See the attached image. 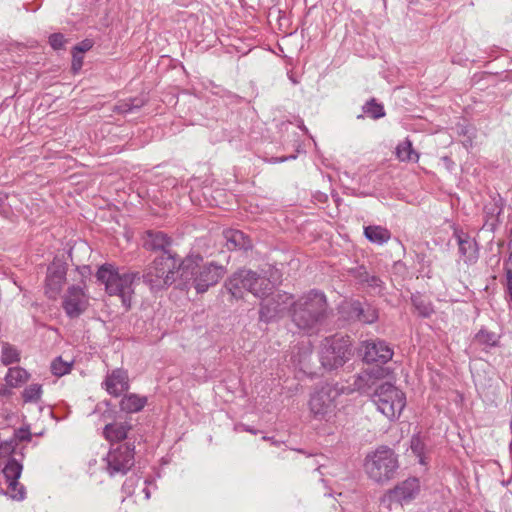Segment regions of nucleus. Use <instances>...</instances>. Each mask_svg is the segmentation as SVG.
Masks as SVG:
<instances>
[{
	"label": "nucleus",
	"mask_w": 512,
	"mask_h": 512,
	"mask_svg": "<svg viewBox=\"0 0 512 512\" xmlns=\"http://www.w3.org/2000/svg\"><path fill=\"white\" fill-rule=\"evenodd\" d=\"M5 379L8 386L16 388L28 381L29 374L21 367H12L8 370Z\"/></svg>",
	"instance_id": "b1692460"
},
{
	"label": "nucleus",
	"mask_w": 512,
	"mask_h": 512,
	"mask_svg": "<svg viewBox=\"0 0 512 512\" xmlns=\"http://www.w3.org/2000/svg\"><path fill=\"white\" fill-rule=\"evenodd\" d=\"M292 296L278 293L273 298L264 301L260 308V320L270 322L291 305Z\"/></svg>",
	"instance_id": "ddd939ff"
},
{
	"label": "nucleus",
	"mask_w": 512,
	"mask_h": 512,
	"mask_svg": "<svg viewBox=\"0 0 512 512\" xmlns=\"http://www.w3.org/2000/svg\"><path fill=\"white\" fill-rule=\"evenodd\" d=\"M292 305V321L307 333L315 331L324 320L326 297L323 293L311 291Z\"/></svg>",
	"instance_id": "f03ea898"
},
{
	"label": "nucleus",
	"mask_w": 512,
	"mask_h": 512,
	"mask_svg": "<svg viewBox=\"0 0 512 512\" xmlns=\"http://www.w3.org/2000/svg\"><path fill=\"white\" fill-rule=\"evenodd\" d=\"M7 194L0 191V213H4L7 211L6 209V201H7Z\"/></svg>",
	"instance_id": "ea45409f"
},
{
	"label": "nucleus",
	"mask_w": 512,
	"mask_h": 512,
	"mask_svg": "<svg viewBox=\"0 0 512 512\" xmlns=\"http://www.w3.org/2000/svg\"><path fill=\"white\" fill-rule=\"evenodd\" d=\"M102 387L114 397L120 396L129 388L128 374L123 369H114L107 374Z\"/></svg>",
	"instance_id": "2eb2a0df"
},
{
	"label": "nucleus",
	"mask_w": 512,
	"mask_h": 512,
	"mask_svg": "<svg viewBox=\"0 0 512 512\" xmlns=\"http://www.w3.org/2000/svg\"><path fill=\"white\" fill-rule=\"evenodd\" d=\"M7 494H9L10 497L14 500H23L25 497V489L22 485H20L19 482L18 487L12 489L10 482H8Z\"/></svg>",
	"instance_id": "72a5a7b5"
},
{
	"label": "nucleus",
	"mask_w": 512,
	"mask_h": 512,
	"mask_svg": "<svg viewBox=\"0 0 512 512\" xmlns=\"http://www.w3.org/2000/svg\"><path fill=\"white\" fill-rule=\"evenodd\" d=\"M104 461L106 462V471L110 476L123 475L134 465V446L121 444L116 448H111Z\"/></svg>",
	"instance_id": "9d476101"
},
{
	"label": "nucleus",
	"mask_w": 512,
	"mask_h": 512,
	"mask_svg": "<svg viewBox=\"0 0 512 512\" xmlns=\"http://www.w3.org/2000/svg\"><path fill=\"white\" fill-rule=\"evenodd\" d=\"M475 338H476L477 342H479L480 344L487 345V346H494L497 343V335L493 332H489L486 330H480L476 334Z\"/></svg>",
	"instance_id": "473e14b6"
},
{
	"label": "nucleus",
	"mask_w": 512,
	"mask_h": 512,
	"mask_svg": "<svg viewBox=\"0 0 512 512\" xmlns=\"http://www.w3.org/2000/svg\"><path fill=\"white\" fill-rule=\"evenodd\" d=\"M347 307L349 308V319L361 321L367 324L374 323L378 319V313L376 309L370 305L363 306L360 302L353 301L349 303Z\"/></svg>",
	"instance_id": "f3484780"
},
{
	"label": "nucleus",
	"mask_w": 512,
	"mask_h": 512,
	"mask_svg": "<svg viewBox=\"0 0 512 512\" xmlns=\"http://www.w3.org/2000/svg\"><path fill=\"white\" fill-rule=\"evenodd\" d=\"M413 303H414L415 307L417 308V310L419 311V313L424 317L430 316V314L433 312V309L431 308L430 305H426V304H423L422 302H418L416 298H413Z\"/></svg>",
	"instance_id": "e433bc0d"
},
{
	"label": "nucleus",
	"mask_w": 512,
	"mask_h": 512,
	"mask_svg": "<svg viewBox=\"0 0 512 512\" xmlns=\"http://www.w3.org/2000/svg\"><path fill=\"white\" fill-rule=\"evenodd\" d=\"M83 64V57L79 56L76 52L73 53L72 69L77 72L81 69Z\"/></svg>",
	"instance_id": "58836bf2"
},
{
	"label": "nucleus",
	"mask_w": 512,
	"mask_h": 512,
	"mask_svg": "<svg viewBox=\"0 0 512 512\" xmlns=\"http://www.w3.org/2000/svg\"><path fill=\"white\" fill-rule=\"evenodd\" d=\"M131 425L128 422H114L107 424L103 429V436L109 442H118L126 439Z\"/></svg>",
	"instance_id": "6ab92c4d"
},
{
	"label": "nucleus",
	"mask_w": 512,
	"mask_h": 512,
	"mask_svg": "<svg viewBox=\"0 0 512 512\" xmlns=\"http://www.w3.org/2000/svg\"><path fill=\"white\" fill-rule=\"evenodd\" d=\"M337 395V389L329 385L316 391L309 401V408L314 417L319 420H332L335 416Z\"/></svg>",
	"instance_id": "1a4fd4ad"
},
{
	"label": "nucleus",
	"mask_w": 512,
	"mask_h": 512,
	"mask_svg": "<svg viewBox=\"0 0 512 512\" xmlns=\"http://www.w3.org/2000/svg\"><path fill=\"white\" fill-rule=\"evenodd\" d=\"M66 279V268L61 263H53L48 267L45 293L51 299H56L62 290Z\"/></svg>",
	"instance_id": "4468645a"
},
{
	"label": "nucleus",
	"mask_w": 512,
	"mask_h": 512,
	"mask_svg": "<svg viewBox=\"0 0 512 512\" xmlns=\"http://www.w3.org/2000/svg\"><path fill=\"white\" fill-rule=\"evenodd\" d=\"M419 481L416 478H409L397 485L393 490L389 491L387 497L391 501H396L400 504L410 501L419 492Z\"/></svg>",
	"instance_id": "dca6fc26"
},
{
	"label": "nucleus",
	"mask_w": 512,
	"mask_h": 512,
	"mask_svg": "<svg viewBox=\"0 0 512 512\" xmlns=\"http://www.w3.org/2000/svg\"><path fill=\"white\" fill-rule=\"evenodd\" d=\"M96 277L105 286L109 295L119 296L123 305L126 308L130 307L134 285L136 280H139L138 273L120 272L115 266L104 264L98 269Z\"/></svg>",
	"instance_id": "7ed1b4c3"
},
{
	"label": "nucleus",
	"mask_w": 512,
	"mask_h": 512,
	"mask_svg": "<svg viewBox=\"0 0 512 512\" xmlns=\"http://www.w3.org/2000/svg\"><path fill=\"white\" fill-rule=\"evenodd\" d=\"M170 245V238L161 231H149L144 239V246L151 250L166 251V247Z\"/></svg>",
	"instance_id": "4be33fe9"
},
{
	"label": "nucleus",
	"mask_w": 512,
	"mask_h": 512,
	"mask_svg": "<svg viewBox=\"0 0 512 512\" xmlns=\"http://www.w3.org/2000/svg\"><path fill=\"white\" fill-rule=\"evenodd\" d=\"M424 442L420 436H414L411 439V450L415 456L419 459L421 464H425L424 461Z\"/></svg>",
	"instance_id": "7c9ffc66"
},
{
	"label": "nucleus",
	"mask_w": 512,
	"mask_h": 512,
	"mask_svg": "<svg viewBox=\"0 0 512 512\" xmlns=\"http://www.w3.org/2000/svg\"><path fill=\"white\" fill-rule=\"evenodd\" d=\"M88 305L89 298L80 286H70L63 296L62 307L70 318L80 316Z\"/></svg>",
	"instance_id": "9b49d317"
},
{
	"label": "nucleus",
	"mask_w": 512,
	"mask_h": 512,
	"mask_svg": "<svg viewBox=\"0 0 512 512\" xmlns=\"http://www.w3.org/2000/svg\"><path fill=\"white\" fill-rule=\"evenodd\" d=\"M371 399L377 410L389 420L398 419L406 406L405 393L388 382L378 385Z\"/></svg>",
	"instance_id": "0eeeda50"
},
{
	"label": "nucleus",
	"mask_w": 512,
	"mask_h": 512,
	"mask_svg": "<svg viewBox=\"0 0 512 512\" xmlns=\"http://www.w3.org/2000/svg\"><path fill=\"white\" fill-rule=\"evenodd\" d=\"M366 238L377 244H383L390 239V232L381 226H367L364 229Z\"/></svg>",
	"instance_id": "5701e85b"
},
{
	"label": "nucleus",
	"mask_w": 512,
	"mask_h": 512,
	"mask_svg": "<svg viewBox=\"0 0 512 512\" xmlns=\"http://www.w3.org/2000/svg\"><path fill=\"white\" fill-rule=\"evenodd\" d=\"M369 374L367 372L361 373L356 376L354 385L356 390L364 391L367 386V380L369 379Z\"/></svg>",
	"instance_id": "f704fd0d"
},
{
	"label": "nucleus",
	"mask_w": 512,
	"mask_h": 512,
	"mask_svg": "<svg viewBox=\"0 0 512 512\" xmlns=\"http://www.w3.org/2000/svg\"><path fill=\"white\" fill-rule=\"evenodd\" d=\"M93 46V43L91 40H84L82 41L80 44H78L77 46L74 47V51L76 53H84L88 50H90Z\"/></svg>",
	"instance_id": "4c0bfd02"
},
{
	"label": "nucleus",
	"mask_w": 512,
	"mask_h": 512,
	"mask_svg": "<svg viewBox=\"0 0 512 512\" xmlns=\"http://www.w3.org/2000/svg\"><path fill=\"white\" fill-rule=\"evenodd\" d=\"M223 236L228 250H248L252 247V241L240 230L227 229Z\"/></svg>",
	"instance_id": "a211bd4d"
},
{
	"label": "nucleus",
	"mask_w": 512,
	"mask_h": 512,
	"mask_svg": "<svg viewBox=\"0 0 512 512\" xmlns=\"http://www.w3.org/2000/svg\"><path fill=\"white\" fill-rule=\"evenodd\" d=\"M179 266L177 259L165 251L147 268L144 281L152 290L165 288L175 282L176 275L180 277Z\"/></svg>",
	"instance_id": "423d86ee"
},
{
	"label": "nucleus",
	"mask_w": 512,
	"mask_h": 512,
	"mask_svg": "<svg viewBox=\"0 0 512 512\" xmlns=\"http://www.w3.org/2000/svg\"><path fill=\"white\" fill-rule=\"evenodd\" d=\"M364 468L370 479L384 483L393 478L398 468V459L391 448L380 446L366 456Z\"/></svg>",
	"instance_id": "39448f33"
},
{
	"label": "nucleus",
	"mask_w": 512,
	"mask_h": 512,
	"mask_svg": "<svg viewBox=\"0 0 512 512\" xmlns=\"http://www.w3.org/2000/svg\"><path fill=\"white\" fill-rule=\"evenodd\" d=\"M180 280L185 287H194L197 293L206 292L216 285L226 274L224 266L214 262H204L200 255L186 257L179 266Z\"/></svg>",
	"instance_id": "f257e3e1"
},
{
	"label": "nucleus",
	"mask_w": 512,
	"mask_h": 512,
	"mask_svg": "<svg viewBox=\"0 0 512 512\" xmlns=\"http://www.w3.org/2000/svg\"><path fill=\"white\" fill-rule=\"evenodd\" d=\"M20 360L19 351L10 344H4L1 350V361L4 365L16 363Z\"/></svg>",
	"instance_id": "bb28decb"
},
{
	"label": "nucleus",
	"mask_w": 512,
	"mask_h": 512,
	"mask_svg": "<svg viewBox=\"0 0 512 512\" xmlns=\"http://www.w3.org/2000/svg\"><path fill=\"white\" fill-rule=\"evenodd\" d=\"M64 36L60 33L52 34L49 37V43L54 49H61L64 45Z\"/></svg>",
	"instance_id": "c9c22d12"
},
{
	"label": "nucleus",
	"mask_w": 512,
	"mask_h": 512,
	"mask_svg": "<svg viewBox=\"0 0 512 512\" xmlns=\"http://www.w3.org/2000/svg\"><path fill=\"white\" fill-rule=\"evenodd\" d=\"M71 370V363L67 361H63L61 357L56 358L51 363V371L56 376H63L69 373Z\"/></svg>",
	"instance_id": "c756f323"
},
{
	"label": "nucleus",
	"mask_w": 512,
	"mask_h": 512,
	"mask_svg": "<svg viewBox=\"0 0 512 512\" xmlns=\"http://www.w3.org/2000/svg\"><path fill=\"white\" fill-rule=\"evenodd\" d=\"M291 80L293 81V83H297V81L295 80V78H291Z\"/></svg>",
	"instance_id": "c03bdc74"
},
{
	"label": "nucleus",
	"mask_w": 512,
	"mask_h": 512,
	"mask_svg": "<svg viewBox=\"0 0 512 512\" xmlns=\"http://www.w3.org/2000/svg\"><path fill=\"white\" fill-rule=\"evenodd\" d=\"M363 109L364 112L371 116L373 119H378L385 115L384 107L381 104L376 103L374 99L367 102Z\"/></svg>",
	"instance_id": "c85d7f7f"
},
{
	"label": "nucleus",
	"mask_w": 512,
	"mask_h": 512,
	"mask_svg": "<svg viewBox=\"0 0 512 512\" xmlns=\"http://www.w3.org/2000/svg\"><path fill=\"white\" fill-rule=\"evenodd\" d=\"M351 342L345 337L326 338L320 351L322 366L328 370L342 367L351 356Z\"/></svg>",
	"instance_id": "6e6552de"
},
{
	"label": "nucleus",
	"mask_w": 512,
	"mask_h": 512,
	"mask_svg": "<svg viewBox=\"0 0 512 512\" xmlns=\"http://www.w3.org/2000/svg\"><path fill=\"white\" fill-rule=\"evenodd\" d=\"M507 291L509 298L512 300V272L508 271L507 273Z\"/></svg>",
	"instance_id": "a19ab883"
},
{
	"label": "nucleus",
	"mask_w": 512,
	"mask_h": 512,
	"mask_svg": "<svg viewBox=\"0 0 512 512\" xmlns=\"http://www.w3.org/2000/svg\"><path fill=\"white\" fill-rule=\"evenodd\" d=\"M459 252L465 262H475L478 258L476 242L468 236L458 235Z\"/></svg>",
	"instance_id": "aec40b11"
},
{
	"label": "nucleus",
	"mask_w": 512,
	"mask_h": 512,
	"mask_svg": "<svg viewBox=\"0 0 512 512\" xmlns=\"http://www.w3.org/2000/svg\"><path fill=\"white\" fill-rule=\"evenodd\" d=\"M363 358L368 363H387L393 357L392 348L384 340H369L362 344Z\"/></svg>",
	"instance_id": "f8f14e48"
},
{
	"label": "nucleus",
	"mask_w": 512,
	"mask_h": 512,
	"mask_svg": "<svg viewBox=\"0 0 512 512\" xmlns=\"http://www.w3.org/2000/svg\"><path fill=\"white\" fill-rule=\"evenodd\" d=\"M143 492L145 494V499H149L150 498V491H149L148 487H145L143 489Z\"/></svg>",
	"instance_id": "79ce46f5"
},
{
	"label": "nucleus",
	"mask_w": 512,
	"mask_h": 512,
	"mask_svg": "<svg viewBox=\"0 0 512 512\" xmlns=\"http://www.w3.org/2000/svg\"><path fill=\"white\" fill-rule=\"evenodd\" d=\"M225 287L235 299L242 298L245 292L264 298L271 293L273 284L252 270L240 269L227 279Z\"/></svg>",
	"instance_id": "20e7f679"
},
{
	"label": "nucleus",
	"mask_w": 512,
	"mask_h": 512,
	"mask_svg": "<svg viewBox=\"0 0 512 512\" xmlns=\"http://www.w3.org/2000/svg\"><path fill=\"white\" fill-rule=\"evenodd\" d=\"M147 404V397L138 394L125 395L120 401V409L126 413L141 411Z\"/></svg>",
	"instance_id": "412c9836"
},
{
	"label": "nucleus",
	"mask_w": 512,
	"mask_h": 512,
	"mask_svg": "<svg viewBox=\"0 0 512 512\" xmlns=\"http://www.w3.org/2000/svg\"><path fill=\"white\" fill-rule=\"evenodd\" d=\"M396 156L400 161L417 162L419 159V155L414 151L412 142L409 139H405L398 144Z\"/></svg>",
	"instance_id": "393cba45"
},
{
	"label": "nucleus",
	"mask_w": 512,
	"mask_h": 512,
	"mask_svg": "<svg viewBox=\"0 0 512 512\" xmlns=\"http://www.w3.org/2000/svg\"><path fill=\"white\" fill-rule=\"evenodd\" d=\"M143 105V101L140 99H129L120 102L116 107V111L119 113H128L133 109L140 108Z\"/></svg>",
	"instance_id": "2f4dec72"
},
{
	"label": "nucleus",
	"mask_w": 512,
	"mask_h": 512,
	"mask_svg": "<svg viewBox=\"0 0 512 512\" xmlns=\"http://www.w3.org/2000/svg\"><path fill=\"white\" fill-rule=\"evenodd\" d=\"M42 394V387L39 384H31L27 386L22 392L24 402L32 403L40 400Z\"/></svg>",
	"instance_id": "cd10ccee"
},
{
	"label": "nucleus",
	"mask_w": 512,
	"mask_h": 512,
	"mask_svg": "<svg viewBox=\"0 0 512 512\" xmlns=\"http://www.w3.org/2000/svg\"><path fill=\"white\" fill-rule=\"evenodd\" d=\"M378 282H379V279H378V278H376V277H372V283H373L374 285H378Z\"/></svg>",
	"instance_id": "37998d69"
},
{
	"label": "nucleus",
	"mask_w": 512,
	"mask_h": 512,
	"mask_svg": "<svg viewBox=\"0 0 512 512\" xmlns=\"http://www.w3.org/2000/svg\"><path fill=\"white\" fill-rule=\"evenodd\" d=\"M22 466L16 460H10L3 468V475L7 482H10L11 488L18 487V478L21 475Z\"/></svg>",
	"instance_id": "a878e982"
}]
</instances>
